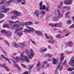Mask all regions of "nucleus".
Listing matches in <instances>:
<instances>
[{"mask_svg": "<svg viewBox=\"0 0 74 74\" xmlns=\"http://www.w3.org/2000/svg\"><path fill=\"white\" fill-rule=\"evenodd\" d=\"M54 27H58V23H55L54 24Z\"/></svg>", "mask_w": 74, "mask_h": 74, "instance_id": "nucleus-50", "label": "nucleus"}, {"mask_svg": "<svg viewBox=\"0 0 74 74\" xmlns=\"http://www.w3.org/2000/svg\"><path fill=\"white\" fill-rule=\"evenodd\" d=\"M7 0H3V1H3V4H4L5 3L6 1H7Z\"/></svg>", "mask_w": 74, "mask_h": 74, "instance_id": "nucleus-53", "label": "nucleus"}, {"mask_svg": "<svg viewBox=\"0 0 74 74\" xmlns=\"http://www.w3.org/2000/svg\"><path fill=\"white\" fill-rule=\"evenodd\" d=\"M21 66H22L24 68H26V66H25V65L23 64H21Z\"/></svg>", "mask_w": 74, "mask_h": 74, "instance_id": "nucleus-61", "label": "nucleus"}, {"mask_svg": "<svg viewBox=\"0 0 74 74\" xmlns=\"http://www.w3.org/2000/svg\"><path fill=\"white\" fill-rule=\"evenodd\" d=\"M15 60H16L17 62H18L19 60V57L18 56L16 57V58H14Z\"/></svg>", "mask_w": 74, "mask_h": 74, "instance_id": "nucleus-38", "label": "nucleus"}, {"mask_svg": "<svg viewBox=\"0 0 74 74\" xmlns=\"http://www.w3.org/2000/svg\"><path fill=\"white\" fill-rule=\"evenodd\" d=\"M3 28H5L6 27V25H3Z\"/></svg>", "mask_w": 74, "mask_h": 74, "instance_id": "nucleus-59", "label": "nucleus"}, {"mask_svg": "<svg viewBox=\"0 0 74 74\" xmlns=\"http://www.w3.org/2000/svg\"><path fill=\"white\" fill-rule=\"evenodd\" d=\"M35 33L36 34H37L38 35H40V36H43V33L41 32L40 31H35Z\"/></svg>", "mask_w": 74, "mask_h": 74, "instance_id": "nucleus-16", "label": "nucleus"}, {"mask_svg": "<svg viewBox=\"0 0 74 74\" xmlns=\"http://www.w3.org/2000/svg\"><path fill=\"white\" fill-rule=\"evenodd\" d=\"M64 53H61L60 55V60H61V63H62L64 59Z\"/></svg>", "mask_w": 74, "mask_h": 74, "instance_id": "nucleus-17", "label": "nucleus"}, {"mask_svg": "<svg viewBox=\"0 0 74 74\" xmlns=\"http://www.w3.org/2000/svg\"><path fill=\"white\" fill-rule=\"evenodd\" d=\"M5 42L8 45V46H10V43H9L8 41H7L5 40Z\"/></svg>", "mask_w": 74, "mask_h": 74, "instance_id": "nucleus-47", "label": "nucleus"}, {"mask_svg": "<svg viewBox=\"0 0 74 74\" xmlns=\"http://www.w3.org/2000/svg\"><path fill=\"white\" fill-rule=\"evenodd\" d=\"M40 14L42 15H44L45 14V11H42L40 12Z\"/></svg>", "mask_w": 74, "mask_h": 74, "instance_id": "nucleus-35", "label": "nucleus"}, {"mask_svg": "<svg viewBox=\"0 0 74 74\" xmlns=\"http://www.w3.org/2000/svg\"><path fill=\"white\" fill-rule=\"evenodd\" d=\"M57 60L53 58V64H56L57 63Z\"/></svg>", "mask_w": 74, "mask_h": 74, "instance_id": "nucleus-31", "label": "nucleus"}, {"mask_svg": "<svg viewBox=\"0 0 74 74\" xmlns=\"http://www.w3.org/2000/svg\"><path fill=\"white\" fill-rule=\"evenodd\" d=\"M49 38H50V40H48V42H50V43H51V44H53V42L55 41V40H54V38L51 36H50V37H49Z\"/></svg>", "mask_w": 74, "mask_h": 74, "instance_id": "nucleus-14", "label": "nucleus"}, {"mask_svg": "<svg viewBox=\"0 0 74 74\" xmlns=\"http://www.w3.org/2000/svg\"><path fill=\"white\" fill-rule=\"evenodd\" d=\"M66 61H67V60H66L64 61L62 65H64L66 63Z\"/></svg>", "mask_w": 74, "mask_h": 74, "instance_id": "nucleus-52", "label": "nucleus"}, {"mask_svg": "<svg viewBox=\"0 0 74 74\" xmlns=\"http://www.w3.org/2000/svg\"><path fill=\"white\" fill-rule=\"evenodd\" d=\"M59 67L60 68V70H62V69L63 66H60V65H59L58 66L57 68L55 70V73L56 74H57V72L58 71V69L59 68Z\"/></svg>", "mask_w": 74, "mask_h": 74, "instance_id": "nucleus-13", "label": "nucleus"}, {"mask_svg": "<svg viewBox=\"0 0 74 74\" xmlns=\"http://www.w3.org/2000/svg\"><path fill=\"white\" fill-rule=\"evenodd\" d=\"M47 61L44 62V63L42 64V65L41 66V68H42V69L44 68V64H47Z\"/></svg>", "mask_w": 74, "mask_h": 74, "instance_id": "nucleus-32", "label": "nucleus"}, {"mask_svg": "<svg viewBox=\"0 0 74 74\" xmlns=\"http://www.w3.org/2000/svg\"><path fill=\"white\" fill-rule=\"evenodd\" d=\"M13 1H14V0H9L6 2V4L9 5L10 3H12V2Z\"/></svg>", "mask_w": 74, "mask_h": 74, "instance_id": "nucleus-28", "label": "nucleus"}, {"mask_svg": "<svg viewBox=\"0 0 74 74\" xmlns=\"http://www.w3.org/2000/svg\"><path fill=\"white\" fill-rule=\"evenodd\" d=\"M70 14V11H69L68 12L66 13L65 14V16L66 18H68L69 19L70 18V17H69V15Z\"/></svg>", "mask_w": 74, "mask_h": 74, "instance_id": "nucleus-23", "label": "nucleus"}, {"mask_svg": "<svg viewBox=\"0 0 74 74\" xmlns=\"http://www.w3.org/2000/svg\"><path fill=\"white\" fill-rule=\"evenodd\" d=\"M23 27H22L20 28L16 29L15 31L14 32V33H16L17 32H20L21 30H23Z\"/></svg>", "mask_w": 74, "mask_h": 74, "instance_id": "nucleus-18", "label": "nucleus"}, {"mask_svg": "<svg viewBox=\"0 0 74 74\" xmlns=\"http://www.w3.org/2000/svg\"><path fill=\"white\" fill-rule=\"evenodd\" d=\"M9 24L10 26H11L12 24L13 23H19L21 24V22L19 21H17L14 22H13L12 21H9Z\"/></svg>", "mask_w": 74, "mask_h": 74, "instance_id": "nucleus-10", "label": "nucleus"}, {"mask_svg": "<svg viewBox=\"0 0 74 74\" xmlns=\"http://www.w3.org/2000/svg\"><path fill=\"white\" fill-rule=\"evenodd\" d=\"M13 45L16 48H23L24 46H26L25 42L21 43L20 44H17L16 43H14L13 44Z\"/></svg>", "mask_w": 74, "mask_h": 74, "instance_id": "nucleus-5", "label": "nucleus"}, {"mask_svg": "<svg viewBox=\"0 0 74 74\" xmlns=\"http://www.w3.org/2000/svg\"><path fill=\"white\" fill-rule=\"evenodd\" d=\"M64 4H66V5H69V1H65L64 2Z\"/></svg>", "mask_w": 74, "mask_h": 74, "instance_id": "nucleus-39", "label": "nucleus"}, {"mask_svg": "<svg viewBox=\"0 0 74 74\" xmlns=\"http://www.w3.org/2000/svg\"><path fill=\"white\" fill-rule=\"evenodd\" d=\"M69 28L70 29H73V28H74V24H73L71 26H69Z\"/></svg>", "mask_w": 74, "mask_h": 74, "instance_id": "nucleus-43", "label": "nucleus"}, {"mask_svg": "<svg viewBox=\"0 0 74 74\" xmlns=\"http://www.w3.org/2000/svg\"><path fill=\"white\" fill-rule=\"evenodd\" d=\"M63 8H68V6H63L62 7Z\"/></svg>", "mask_w": 74, "mask_h": 74, "instance_id": "nucleus-57", "label": "nucleus"}, {"mask_svg": "<svg viewBox=\"0 0 74 74\" xmlns=\"http://www.w3.org/2000/svg\"><path fill=\"white\" fill-rule=\"evenodd\" d=\"M33 65H30V66L29 67V70H32V69L33 68Z\"/></svg>", "mask_w": 74, "mask_h": 74, "instance_id": "nucleus-48", "label": "nucleus"}, {"mask_svg": "<svg viewBox=\"0 0 74 74\" xmlns=\"http://www.w3.org/2000/svg\"><path fill=\"white\" fill-rule=\"evenodd\" d=\"M46 7H47L48 8H49V5H47V6Z\"/></svg>", "mask_w": 74, "mask_h": 74, "instance_id": "nucleus-64", "label": "nucleus"}, {"mask_svg": "<svg viewBox=\"0 0 74 74\" xmlns=\"http://www.w3.org/2000/svg\"><path fill=\"white\" fill-rule=\"evenodd\" d=\"M13 63H14L15 66V67H17L18 69L19 70H21V68L20 67L18 66V64H16V62H15V61H14V60H13Z\"/></svg>", "mask_w": 74, "mask_h": 74, "instance_id": "nucleus-20", "label": "nucleus"}, {"mask_svg": "<svg viewBox=\"0 0 74 74\" xmlns=\"http://www.w3.org/2000/svg\"><path fill=\"white\" fill-rule=\"evenodd\" d=\"M27 22H28V25H32L33 24V22L31 21H29Z\"/></svg>", "mask_w": 74, "mask_h": 74, "instance_id": "nucleus-45", "label": "nucleus"}, {"mask_svg": "<svg viewBox=\"0 0 74 74\" xmlns=\"http://www.w3.org/2000/svg\"><path fill=\"white\" fill-rule=\"evenodd\" d=\"M21 3L22 5H25V3H26V1L25 0H22V1Z\"/></svg>", "mask_w": 74, "mask_h": 74, "instance_id": "nucleus-33", "label": "nucleus"}, {"mask_svg": "<svg viewBox=\"0 0 74 74\" xmlns=\"http://www.w3.org/2000/svg\"><path fill=\"white\" fill-rule=\"evenodd\" d=\"M25 25H26V26H27V25H29V24H28V22H25Z\"/></svg>", "mask_w": 74, "mask_h": 74, "instance_id": "nucleus-55", "label": "nucleus"}, {"mask_svg": "<svg viewBox=\"0 0 74 74\" xmlns=\"http://www.w3.org/2000/svg\"><path fill=\"white\" fill-rule=\"evenodd\" d=\"M73 0H68L69 5H71Z\"/></svg>", "mask_w": 74, "mask_h": 74, "instance_id": "nucleus-34", "label": "nucleus"}, {"mask_svg": "<svg viewBox=\"0 0 74 74\" xmlns=\"http://www.w3.org/2000/svg\"><path fill=\"white\" fill-rule=\"evenodd\" d=\"M45 35L46 37V38H47V39H48V38H49V37L47 36V34H45Z\"/></svg>", "mask_w": 74, "mask_h": 74, "instance_id": "nucleus-56", "label": "nucleus"}, {"mask_svg": "<svg viewBox=\"0 0 74 74\" xmlns=\"http://www.w3.org/2000/svg\"><path fill=\"white\" fill-rule=\"evenodd\" d=\"M58 7L59 8H62V6L61 5H59L58 6Z\"/></svg>", "mask_w": 74, "mask_h": 74, "instance_id": "nucleus-54", "label": "nucleus"}, {"mask_svg": "<svg viewBox=\"0 0 74 74\" xmlns=\"http://www.w3.org/2000/svg\"><path fill=\"white\" fill-rule=\"evenodd\" d=\"M1 9L2 10H4L3 11V12L5 13H7V12L9 10V8H5V7L3 6H2Z\"/></svg>", "mask_w": 74, "mask_h": 74, "instance_id": "nucleus-8", "label": "nucleus"}, {"mask_svg": "<svg viewBox=\"0 0 74 74\" xmlns=\"http://www.w3.org/2000/svg\"><path fill=\"white\" fill-rule=\"evenodd\" d=\"M63 25V23L62 22H60L58 23V27H61L62 25Z\"/></svg>", "mask_w": 74, "mask_h": 74, "instance_id": "nucleus-30", "label": "nucleus"}, {"mask_svg": "<svg viewBox=\"0 0 74 74\" xmlns=\"http://www.w3.org/2000/svg\"><path fill=\"white\" fill-rule=\"evenodd\" d=\"M0 67H3L4 69H6L7 71H9V70H8V69H9V68H8L7 66H5V64H2L0 65Z\"/></svg>", "mask_w": 74, "mask_h": 74, "instance_id": "nucleus-12", "label": "nucleus"}, {"mask_svg": "<svg viewBox=\"0 0 74 74\" xmlns=\"http://www.w3.org/2000/svg\"><path fill=\"white\" fill-rule=\"evenodd\" d=\"M56 37L58 38H60L61 37L60 34H58V35L56 36Z\"/></svg>", "mask_w": 74, "mask_h": 74, "instance_id": "nucleus-44", "label": "nucleus"}, {"mask_svg": "<svg viewBox=\"0 0 74 74\" xmlns=\"http://www.w3.org/2000/svg\"><path fill=\"white\" fill-rule=\"evenodd\" d=\"M47 48H48V49H51V46L50 45H49L47 47Z\"/></svg>", "mask_w": 74, "mask_h": 74, "instance_id": "nucleus-58", "label": "nucleus"}, {"mask_svg": "<svg viewBox=\"0 0 74 74\" xmlns=\"http://www.w3.org/2000/svg\"><path fill=\"white\" fill-rule=\"evenodd\" d=\"M62 18V17L58 16V15H56L53 16L52 20L54 22H56V21H58L59 19Z\"/></svg>", "mask_w": 74, "mask_h": 74, "instance_id": "nucleus-6", "label": "nucleus"}, {"mask_svg": "<svg viewBox=\"0 0 74 74\" xmlns=\"http://www.w3.org/2000/svg\"><path fill=\"white\" fill-rule=\"evenodd\" d=\"M20 23V24L19 23H18V24H14L15 27H21V26H22V25H22V23L21 22Z\"/></svg>", "mask_w": 74, "mask_h": 74, "instance_id": "nucleus-26", "label": "nucleus"}, {"mask_svg": "<svg viewBox=\"0 0 74 74\" xmlns=\"http://www.w3.org/2000/svg\"><path fill=\"white\" fill-rule=\"evenodd\" d=\"M1 58H2L3 59H4L5 60H6V61H8L9 62V61H10V60H9V59H8V58H6L5 57H4V55H1Z\"/></svg>", "mask_w": 74, "mask_h": 74, "instance_id": "nucleus-21", "label": "nucleus"}, {"mask_svg": "<svg viewBox=\"0 0 74 74\" xmlns=\"http://www.w3.org/2000/svg\"><path fill=\"white\" fill-rule=\"evenodd\" d=\"M6 27L7 28V29H10V27L9 26V25H6Z\"/></svg>", "mask_w": 74, "mask_h": 74, "instance_id": "nucleus-60", "label": "nucleus"}, {"mask_svg": "<svg viewBox=\"0 0 74 74\" xmlns=\"http://www.w3.org/2000/svg\"><path fill=\"white\" fill-rule=\"evenodd\" d=\"M20 60L21 61H26L27 63L29 62V59L27 56H25L23 54H21L20 57Z\"/></svg>", "mask_w": 74, "mask_h": 74, "instance_id": "nucleus-4", "label": "nucleus"}, {"mask_svg": "<svg viewBox=\"0 0 74 74\" xmlns=\"http://www.w3.org/2000/svg\"><path fill=\"white\" fill-rule=\"evenodd\" d=\"M46 56H48L49 58H51V57H52V55H50V54H46Z\"/></svg>", "mask_w": 74, "mask_h": 74, "instance_id": "nucleus-40", "label": "nucleus"}, {"mask_svg": "<svg viewBox=\"0 0 74 74\" xmlns=\"http://www.w3.org/2000/svg\"><path fill=\"white\" fill-rule=\"evenodd\" d=\"M47 49L45 48L44 49H43L42 51H40V52H46V51H47Z\"/></svg>", "mask_w": 74, "mask_h": 74, "instance_id": "nucleus-41", "label": "nucleus"}, {"mask_svg": "<svg viewBox=\"0 0 74 74\" xmlns=\"http://www.w3.org/2000/svg\"><path fill=\"white\" fill-rule=\"evenodd\" d=\"M18 18V16H13L12 17V19H16Z\"/></svg>", "mask_w": 74, "mask_h": 74, "instance_id": "nucleus-37", "label": "nucleus"}, {"mask_svg": "<svg viewBox=\"0 0 74 74\" xmlns=\"http://www.w3.org/2000/svg\"><path fill=\"white\" fill-rule=\"evenodd\" d=\"M4 16V14L2 13V12H0V18H3Z\"/></svg>", "mask_w": 74, "mask_h": 74, "instance_id": "nucleus-29", "label": "nucleus"}, {"mask_svg": "<svg viewBox=\"0 0 74 74\" xmlns=\"http://www.w3.org/2000/svg\"><path fill=\"white\" fill-rule=\"evenodd\" d=\"M12 27L13 29H15V28L16 27L15 24L12 25Z\"/></svg>", "mask_w": 74, "mask_h": 74, "instance_id": "nucleus-51", "label": "nucleus"}, {"mask_svg": "<svg viewBox=\"0 0 74 74\" xmlns=\"http://www.w3.org/2000/svg\"><path fill=\"white\" fill-rule=\"evenodd\" d=\"M17 34L19 37H21V36H22L23 35V34L21 33V32H18L17 33Z\"/></svg>", "mask_w": 74, "mask_h": 74, "instance_id": "nucleus-36", "label": "nucleus"}, {"mask_svg": "<svg viewBox=\"0 0 74 74\" xmlns=\"http://www.w3.org/2000/svg\"><path fill=\"white\" fill-rule=\"evenodd\" d=\"M25 52L27 53V55L29 59H32V58L34 57V53L33 49H31L30 50V55L29 54V51L28 50H26Z\"/></svg>", "mask_w": 74, "mask_h": 74, "instance_id": "nucleus-1", "label": "nucleus"}, {"mask_svg": "<svg viewBox=\"0 0 74 74\" xmlns=\"http://www.w3.org/2000/svg\"><path fill=\"white\" fill-rule=\"evenodd\" d=\"M51 26L52 27H53V26H55V25L54 24H51Z\"/></svg>", "mask_w": 74, "mask_h": 74, "instance_id": "nucleus-63", "label": "nucleus"}, {"mask_svg": "<svg viewBox=\"0 0 74 74\" xmlns=\"http://www.w3.org/2000/svg\"><path fill=\"white\" fill-rule=\"evenodd\" d=\"M67 22L68 24H70L71 23V20H69L67 21Z\"/></svg>", "mask_w": 74, "mask_h": 74, "instance_id": "nucleus-42", "label": "nucleus"}, {"mask_svg": "<svg viewBox=\"0 0 74 74\" xmlns=\"http://www.w3.org/2000/svg\"><path fill=\"white\" fill-rule=\"evenodd\" d=\"M66 52L67 54H68V55H69V54H71V53L73 52V51H70V52L66 51Z\"/></svg>", "mask_w": 74, "mask_h": 74, "instance_id": "nucleus-49", "label": "nucleus"}, {"mask_svg": "<svg viewBox=\"0 0 74 74\" xmlns=\"http://www.w3.org/2000/svg\"><path fill=\"white\" fill-rule=\"evenodd\" d=\"M41 65V62H38V63L37 64V67H36V69H37V70H38V71H40V66Z\"/></svg>", "mask_w": 74, "mask_h": 74, "instance_id": "nucleus-19", "label": "nucleus"}, {"mask_svg": "<svg viewBox=\"0 0 74 74\" xmlns=\"http://www.w3.org/2000/svg\"><path fill=\"white\" fill-rule=\"evenodd\" d=\"M69 64L72 66H74L73 68H69L68 69V71H72L74 70V55L71 58V60L69 62Z\"/></svg>", "mask_w": 74, "mask_h": 74, "instance_id": "nucleus-2", "label": "nucleus"}, {"mask_svg": "<svg viewBox=\"0 0 74 74\" xmlns=\"http://www.w3.org/2000/svg\"><path fill=\"white\" fill-rule=\"evenodd\" d=\"M73 43L72 41H69L68 42V45L69 47H71L73 46Z\"/></svg>", "mask_w": 74, "mask_h": 74, "instance_id": "nucleus-24", "label": "nucleus"}, {"mask_svg": "<svg viewBox=\"0 0 74 74\" xmlns=\"http://www.w3.org/2000/svg\"><path fill=\"white\" fill-rule=\"evenodd\" d=\"M57 11H58V14L57 15L60 16V17H61V18H62V16H63V15L60 13V10H59V9H58Z\"/></svg>", "mask_w": 74, "mask_h": 74, "instance_id": "nucleus-22", "label": "nucleus"}, {"mask_svg": "<svg viewBox=\"0 0 74 74\" xmlns=\"http://www.w3.org/2000/svg\"><path fill=\"white\" fill-rule=\"evenodd\" d=\"M39 10H44L48 12H49V8H48L47 7L45 8V5H44L42 6V2L41 1L39 3Z\"/></svg>", "mask_w": 74, "mask_h": 74, "instance_id": "nucleus-3", "label": "nucleus"}, {"mask_svg": "<svg viewBox=\"0 0 74 74\" xmlns=\"http://www.w3.org/2000/svg\"><path fill=\"white\" fill-rule=\"evenodd\" d=\"M70 34V32H68V33L66 34L65 35V37H67V36H68Z\"/></svg>", "mask_w": 74, "mask_h": 74, "instance_id": "nucleus-46", "label": "nucleus"}, {"mask_svg": "<svg viewBox=\"0 0 74 74\" xmlns=\"http://www.w3.org/2000/svg\"><path fill=\"white\" fill-rule=\"evenodd\" d=\"M22 1V0H14L13 3L18 4Z\"/></svg>", "mask_w": 74, "mask_h": 74, "instance_id": "nucleus-25", "label": "nucleus"}, {"mask_svg": "<svg viewBox=\"0 0 74 74\" xmlns=\"http://www.w3.org/2000/svg\"><path fill=\"white\" fill-rule=\"evenodd\" d=\"M63 2H61L60 4V5H62H62H63Z\"/></svg>", "mask_w": 74, "mask_h": 74, "instance_id": "nucleus-62", "label": "nucleus"}, {"mask_svg": "<svg viewBox=\"0 0 74 74\" xmlns=\"http://www.w3.org/2000/svg\"><path fill=\"white\" fill-rule=\"evenodd\" d=\"M12 35V33L10 31H7L5 35L8 37H10Z\"/></svg>", "mask_w": 74, "mask_h": 74, "instance_id": "nucleus-11", "label": "nucleus"}, {"mask_svg": "<svg viewBox=\"0 0 74 74\" xmlns=\"http://www.w3.org/2000/svg\"><path fill=\"white\" fill-rule=\"evenodd\" d=\"M27 28L29 29V30H28L27 29H24V32L25 33H30L31 31H33L34 30V29L32 27H29L26 26Z\"/></svg>", "mask_w": 74, "mask_h": 74, "instance_id": "nucleus-7", "label": "nucleus"}, {"mask_svg": "<svg viewBox=\"0 0 74 74\" xmlns=\"http://www.w3.org/2000/svg\"><path fill=\"white\" fill-rule=\"evenodd\" d=\"M13 13L15 14V15H17V16H19V15H22V13L21 12H18L14 10L13 12Z\"/></svg>", "mask_w": 74, "mask_h": 74, "instance_id": "nucleus-15", "label": "nucleus"}, {"mask_svg": "<svg viewBox=\"0 0 74 74\" xmlns=\"http://www.w3.org/2000/svg\"><path fill=\"white\" fill-rule=\"evenodd\" d=\"M40 14V11L37 10H36L34 12V14L36 16L38 17V16H39V14Z\"/></svg>", "mask_w": 74, "mask_h": 74, "instance_id": "nucleus-9", "label": "nucleus"}, {"mask_svg": "<svg viewBox=\"0 0 74 74\" xmlns=\"http://www.w3.org/2000/svg\"><path fill=\"white\" fill-rule=\"evenodd\" d=\"M1 32L2 34H5V35L7 31H5L4 29H2L1 31Z\"/></svg>", "mask_w": 74, "mask_h": 74, "instance_id": "nucleus-27", "label": "nucleus"}]
</instances>
